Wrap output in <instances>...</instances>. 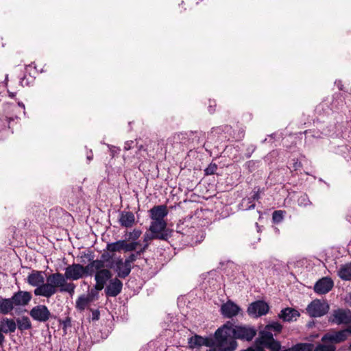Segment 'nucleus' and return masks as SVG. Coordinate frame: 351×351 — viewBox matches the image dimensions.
Wrapping results in <instances>:
<instances>
[{
  "mask_svg": "<svg viewBox=\"0 0 351 351\" xmlns=\"http://www.w3.org/2000/svg\"><path fill=\"white\" fill-rule=\"evenodd\" d=\"M256 335V330L250 326H232L230 323L224 324L215 332L217 344L221 351H234L237 347L236 339L250 341Z\"/></svg>",
  "mask_w": 351,
  "mask_h": 351,
  "instance_id": "nucleus-1",
  "label": "nucleus"
},
{
  "mask_svg": "<svg viewBox=\"0 0 351 351\" xmlns=\"http://www.w3.org/2000/svg\"><path fill=\"white\" fill-rule=\"evenodd\" d=\"M75 285L73 282H68L63 274L59 272L53 273L46 278L45 285L40 287L38 292L40 296L49 298L58 291L68 293L73 295L75 292Z\"/></svg>",
  "mask_w": 351,
  "mask_h": 351,
  "instance_id": "nucleus-2",
  "label": "nucleus"
},
{
  "mask_svg": "<svg viewBox=\"0 0 351 351\" xmlns=\"http://www.w3.org/2000/svg\"><path fill=\"white\" fill-rule=\"evenodd\" d=\"M87 256L90 262L86 266L84 267L80 264L74 263L66 267L64 274H63L66 280H77L84 275L92 276L95 273V269L102 267L103 263L101 260H93V256L90 254Z\"/></svg>",
  "mask_w": 351,
  "mask_h": 351,
  "instance_id": "nucleus-3",
  "label": "nucleus"
},
{
  "mask_svg": "<svg viewBox=\"0 0 351 351\" xmlns=\"http://www.w3.org/2000/svg\"><path fill=\"white\" fill-rule=\"evenodd\" d=\"M149 230L152 233L149 239L167 240L171 234V231L167 228L165 221H152Z\"/></svg>",
  "mask_w": 351,
  "mask_h": 351,
  "instance_id": "nucleus-4",
  "label": "nucleus"
},
{
  "mask_svg": "<svg viewBox=\"0 0 351 351\" xmlns=\"http://www.w3.org/2000/svg\"><path fill=\"white\" fill-rule=\"evenodd\" d=\"M330 309L328 303L325 300L315 299L306 308V311L311 317H320L326 315Z\"/></svg>",
  "mask_w": 351,
  "mask_h": 351,
  "instance_id": "nucleus-5",
  "label": "nucleus"
},
{
  "mask_svg": "<svg viewBox=\"0 0 351 351\" xmlns=\"http://www.w3.org/2000/svg\"><path fill=\"white\" fill-rule=\"evenodd\" d=\"M329 322L337 325L351 323V311L348 309L334 310L328 319Z\"/></svg>",
  "mask_w": 351,
  "mask_h": 351,
  "instance_id": "nucleus-6",
  "label": "nucleus"
},
{
  "mask_svg": "<svg viewBox=\"0 0 351 351\" xmlns=\"http://www.w3.org/2000/svg\"><path fill=\"white\" fill-rule=\"evenodd\" d=\"M45 273L42 271L33 270L27 277V282L36 287L34 293L36 296H40V294L36 291L45 285Z\"/></svg>",
  "mask_w": 351,
  "mask_h": 351,
  "instance_id": "nucleus-7",
  "label": "nucleus"
},
{
  "mask_svg": "<svg viewBox=\"0 0 351 351\" xmlns=\"http://www.w3.org/2000/svg\"><path fill=\"white\" fill-rule=\"evenodd\" d=\"M101 261L103 263L102 267H101L99 269H95V280L96 281L95 289L96 290H102L106 282L112 276L111 272L108 269L104 268L105 265L104 261L102 260Z\"/></svg>",
  "mask_w": 351,
  "mask_h": 351,
  "instance_id": "nucleus-8",
  "label": "nucleus"
},
{
  "mask_svg": "<svg viewBox=\"0 0 351 351\" xmlns=\"http://www.w3.org/2000/svg\"><path fill=\"white\" fill-rule=\"evenodd\" d=\"M268 304L261 300L252 302L247 308V313L253 317H258L267 313Z\"/></svg>",
  "mask_w": 351,
  "mask_h": 351,
  "instance_id": "nucleus-9",
  "label": "nucleus"
},
{
  "mask_svg": "<svg viewBox=\"0 0 351 351\" xmlns=\"http://www.w3.org/2000/svg\"><path fill=\"white\" fill-rule=\"evenodd\" d=\"M189 345L191 348H195L201 346H206L208 347H217L216 336L215 335L214 339L208 338H203L198 335H195L189 339Z\"/></svg>",
  "mask_w": 351,
  "mask_h": 351,
  "instance_id": "nucleus-10",
  "label": "nucleus"
},
{
  "mask_svg": "<svg viewBox=\"0 0 351 351\" xmlns=\"http://www.w3.org/2000/svg\"><path fill=\"white\" fill-rule=\"evenodd\" d=\"M29 314L34 319L41 322L47 321L51 316V313L45 305H38L34 306L30 311Z\"/></svg>",
  "mask_w": 351,
  "mask_h": 351,
  "instance_id": "nucleus-11",
  "label": "nucleus"
},
{
  "mask_svg": "<svg viewBox=\"0 0 351 351\" xmlns=\"http://www.w3.org/2000/svg\"><path fill=\"white\" fill-rule=\"evenodd\" d=\"M348 337V330L346 329L339 331H332L325 334L322 341L324 343L330 342L338 343L344 341Z\"/></svg>",
  "mask_w": 351,
  "mask_h": 351,
  "instance_id": "nucleus-12",
  "label": "nucleus"
},
{
  "mask_svg": "<svg viewBox=\"0 0 351 351\" xmlns=\"http://www.w3.org/2000/svg\"><path fill=\"white\" fill-rule=\"evenodd\" d=\"M32 294L28 291H19L13 294L11 300L14 306H25L32 300Z\"/></svg>",
  "mask_w": 351,
  "mask_h": 351,
  "instance_id": "nucleus-13",
  "label": "nucleus"
},
{
  "mask_svg": "<svg viewBox=\"0 0 351 351\" xmlns=\"http://www.w3.org/2000/svg\"><path fill=\"white\" fill-rule=\"evenodd\" d=\"M334 282L330 278L324 277L319 280L314 286V291L318 294H326L333 287Z\"/></svg>",
  "mask_w": 351,
  "mask_h": 351,
  "instance_id": "nucleus-14",
  "label": "nucleus"
},
{
  "mask_svg": "<svg viewBox=\"0 0 351 351\" xmlns=\"http://www.w3.org/2000/svg\"><path fill=\"white\" fill-rule=\"evenodd\" d=\"M240 311V307L231 300H228L221 306V314L227 318L237 316Z\"/></svg>",
  "mask_w": 351,
  "mask_h": 351,
  "instance_id": "nucleus-15",
  "label": "nucleus"
},
{
  "mask_svg": "<svg viewBox=\"0 0 351 351\" xmlns=\"http://www.w3.org/2000/svg\"><path fill=\"white\" fill-rule=\"evenodd\" d=\"M152 221H165V217L168 214L167 206L165 205L155 206L149 210Z\"/></svg>",
  "mask_w": 351,
  "mask_h": 351,
  "instance_id": "nucleus-16",
  "label": "nucleus"
},
{
  "mask_svg": "<svg viewBox=\"0 0 351 351\" xmlns=\"http://www.w3.org/2000/svg\"><path fill=\"white\" fill-rule=\"evenodd\" d=\"M123 287V283L118 278L111 280L106 288V294L110 297H115L119 295Z\"/></svg>",
  "mask_w": 351,
  "mask_h": 351,
  "instance_id": "nucleus-17",
  "label": "nucleus"
},
{
  "mask_svg": "<svg viewBox=\"0 0 351 351\" xmlns=\"http://www.w3.org/2000/svg\"><path fill=\"white\" fill-rule=\"evenodd\" d=\"M16 323L14 319L3 317L0 319V330L4 334H11L15 332Z\"/></svg>",
  "mask_w": 351,
  "mask_h": 351,
  "instance_id": "nucleus-18",
  "label": "nucleus"
},
{
  "mask_svg": "<svg viewBox=\"0 0 351 351\" xmlns=\"http://www.w3.org/2000/svg\"><path fill=\"white\" fill-rule=\"evenodd\" d=\"M116 268L115 271L117 273V275L119 278H125L127 277L132 269V265H128L121 258L118 259L115 263Z\"/></svg>",
  "mask_w": 351,
  "mask_h": 351,
  "instance_id": "nucleus-19",
  "label": "nucleus"
},
{
  "mask_svg": "<svg viewBox=\"0 0 351 351\" xmlns=\"http://www.w3.org/2000/svg\"><path fill=\"white\" fill-rule=\"evenodd\" d=\"M300 315V314L297 310L291 308H286L280 311L279 317L284 322H291L296 321Z\"/></svg>",
  "mask_w": 351,
  "mask_h": 351,
  "instance_id": "nucleus-20",
  "label": "nucleus"
},
{
  "mask_svg": "<svg viewBox=\"0 0 351 351\" xmlns=\"http://www.w3.org/2000/svg\"><path fill=\"white\" fill-rule=\"evenodd\" d=\"M119 221L123 227H132L135 222L134 215L132 212L123 211L120 214Z\"/></svg>",
  "mask_w": 351,
  "mask_h": 351,
  "instance_id": "nucleus-21",
  "label": "nucleus"
},
{
  "mask_svg": "<svg viewBox=\"0 0 351 351\" xmlns=\"http://www.w3.org/2000/svg\"><path fill=\"white\" fill-rule=\"evenodd\" d=\"M14 309V306L10 298H3L0 297V313L8 315Z\"/></svg>",
  "mask_w": 351,
  "mask_h": 351,
  "instance_id": "nucleus-22",
  "label": "nucleus"
},
{
  "mask_svg": "<svg viewBox=\"0 0 351 351\" xmlns=\"http://www.w3.org/2000/svg\"><path fill=\"white\" fill-rule=\"evenodd\" d=\"M338 276L343 280H351V263L341 265L338 270Z\"/></svg>",
  "mask_w": 351,
  "mask_h": 351,
  "instance_id": "nucleus-23",
  "label": "nucleus"
},
{
  "mask_svg": "<svg viewBox=\"0 0 351 351\" xmlns=\"http://www.w3.org/2000/svg\"><path fill=\"white\" fill-rule=\"evenodd\" d=\"M92 302V297L81 295L76 300V308L80 311L84 310Z\"/></svg>",
  "mask_w": 351,
  "mask_h": 351,
  "instance_id": "nucleus-24",
  "label": "nucleus"
},
{
  "mask_svg": "<svg viewBox=\"0 0 351 351\" xmlns=\"http://www.w3.org/2000/svg\"><path fill=\"white\" fill-rule=\"evenodd\" d=\"M16 328L20 330H25L31 328L32 324L27 317H23L16 320Z\"/></svg>",
  "mask_w": 351,
  "mask_h": 351,
  "instance_id": "nucleus-25",
  "label": "nucleus"
},
{
  "mask_svg": "<svg viewBox=\"0 0 351 351\" xmlns=\"http://www.w3.org/2000/svg\"><path fill=\"white\" fill-rule=\"evenodd\" d=\"M124 241L120 240L107 245V250L112 252H119L123 250Z\"/></svg>",
  "mask_w": 351,
  "mask_h": 351,
  "instance_id": "nucleus-26",
  "label": "nucleus"
},
{
  "mask_svg": "<svg viewBox=\"0 0 351 351\" xmlns=\"http://www.w3.org/2000/svg\"><path fill=\"white\" fill-rule=\"evenodd\" d=\"M313 345L308 343H300L292 346V351H312Z\"/></svg>",
  "mask_w": 351,
  "mask_h": 351,
  "instance_id": "nucleus-27",
  "label": "nucleus"
},
{
  "mask_svg": "<svg viewBox=\"0 0 351 351\" xmlns=\"http://www.w3.org/2000/svg\"><path fill=\"white\" fill-rule=\"evenodd\" d=\"M255 207V203L253 202L252 198L245 197L243 198L241 203V208L242 210H250Z\"/></svg>",
  "mask_w": 351,
  "mask_h": 351,
  "instance_id": "nucleus-28",
  "label": "nucleus"
},
{
  "mask_svg": "<svg viewBox=\"0 0 351 351\" xmlns=\"http://www.w3.org/2000/svg\"><path fill=\"white\" fill-rule=\"evenodd\" d=\"M265 327L269 328V330L270 331L274 332L275 335L276 333H279L282 330V326L280 323L276 322H271V323L267 324Z\"/></svg>",
  "mask_w": 351,
  "mask_h": 351,
  "instance_id": "nucleus-29",
  "label": "nucleus"
},
{
  "mask_svg": "<svg viewBox=\"0 0 351 351\" xmlns=\"http://www.w3.org/2000/svg\"><path fill=\"white\" fill-rule=\"evenodd\" d=\"M335 346L332 344H319L316 346L314 351H335Z\"/></svg>",
  "mask_w": 351,
  "mask_h": 351,
  "instance_id": "nucleus-30",
  "label": "nucleus"
},
{
  "mask_svg": "<svg viewBox=\"0 0 351 351\" xmlns=\"http://www.w3.org/2000/svg\"><path fill=\"white\" fill-rule=\"evenodd\" d=\"M265 347L268 348L271 350V351H280L281 348V346L279 341H276L274 339L273 341H270L269 343H267Z\"/></svg>",
  "mask_w": 351,
  "mask_h": 351,
  "instance_id": "nucleus-31",
  "label": "nucleus"
},
{
  "mask_svg": "<svg viewBox=\"0 0 351 351\" xmlns=\"http://www.w3.org/2000/svg\"><path fill=\"white\" fill-rule=\"evenodd\" d=\"M284 211L276 210L273 213L272 219L275 223H279L282 221L284 217Z\"/></svg>",
  "mask_w": 351,
  "mask_h": 351,
  "instance_id": "nucleus-32",
  "label": "nucleus"
},
{
  "mask_svg": "<svg viewBox=\"0 0 351 351\" xmlns=\"http://www.w3.org/2000/svg\"><path fill=\"white\" fill-rule=\"evenodd\" d=\"M138 245V242H132L130 243H127L124 241L123 250L125 252L133 251V250H136Z\"/></svg>",
  "mask_w": 351,
  "mask_h": 351,
  "instance_id": "nucleus-33",
  "label": "nucleus"
},
{
  "mask_svg": "<svg viewBox=\"0 0 351 351\" xmlns=\"http://www.w3.org/2000/svg\"><path fill=\"white\" fill-rule=\"evenodd\" d=\"M142 232L140 230L134 229L132 232L128 234V239L136 240L140 237Z\"/></svg>",
  "mask_w": 351,
  "mask_h": 351,
  "instance_id": "nucleus-34",
  "label": "nucleus"
},
{
  "mask_svg": "<svg viewBox=\"0 0 351 351\" xmlns=\"http://www.w3.org/2000/svg\"><path fill=\"white\" fill-rule=\"evenodd\" d=\"M217 169V166L215 163L210 164L207 168L205 169L206 175H212L214 174Z\"/></svg>",
  "mask_w": 351,
  "mask_h": 351,
  "instance_id": "nucleus-35",
  "label": "nucleus"
},
{
  "mask_svg": "<svg viewBox=\"0 0 351 351\" xmlns=\"http://www.w3.org/2000/svg\"><path fill=\"white\" fill-rule=\"evenodd\" d=\"M136 260V255L134 254H132L130 255L125 260V262L128 265H132V263Z\"/></svg>",
  "mask_w": 351,
  "mask_h": 351,
  "instance_id": "nucleus-36",
  "label": "nucleus"
},
{
  "mask_svg": "<svg viewBox=\"0 0 351 351\" xmlns=\"http://www.w3.org/2000/svg\"><path fill=\"white\" fill-rule=\"evenodd\" d=\"M110 147V150L112 156L115 154H118L120 152V148L115 146L108 145Z\"/></svg>",
  "mask_w": 351,
  "mask_h": 351,
  "instance_id": "nucleus-37",
  "label": "nucleus"
},
{
  "mask_svg": "<svg viewBox=\"0 0 351 351\" xmlns=\"http://www.w3.org/2000/svg\"><path fill=\"white\" fill-rule=\"evenodd\" d=\"M133 144L132 141H128L124 144V150L128 151L132 148V145Z\"/></svg>",
  "mask_w": 351,
  "mask_h": 351,
  "instance_id": "nucleus-38",
  "label": "nucleus"
},
{
  "mask_svg": "<svg viewBox=\"0 0 351 351\" xmlns=\"http://www.w3.org/2000/svg\"><path fill=\"white\" fill-rule=\"evenodd\" d=\"M97 291L95 289H92L86 296H91L92 297V302L94 300L95 297L97 295Z\"/></svg>",
  "mask_w": 351,
  "mask_h": 351,
  "instance_id": "nucleus-39",
  "label": "nucleus"
},
{
  "mask_svg": "<svg viewBox=\"0 0 351 351\" xmlns=\"http://www.w3.org/2000/svg\"><path fill=\"white\" fill-rule=\"evenodd\" d=\"M250 198L252 199L254 202L256 199H258L260 198L259 192L258 191L254 192L253 195Z\"/></svg>",
  "mask_w": 351,
  "mask_h": 351,
  "instance_id": "nucleus-40",
  "label": "nucleus"
},
{
  "mask_svg": "<svg viewBox=\"0 0 351 351\" xmlns=\"http://www.w3.org/2000/svg\"><path fill=\"white\" fill-rule=\"evenodd\" d=\"M20 84L22 86H28L29 83L27 82L25 77L21 79Z\"/></svg>",
  "mask_w": 351,
  "mask_h": 351,
  "instance_id": "nucleus-41",
  "label": "nucleus"
},
{
  "mask_svg": "<svg viewBox=\"0 0 351 351\" xmlns=\"http://www.w3.org/2000/svg\"><path fill=\"white\" fill-rule=\"evenodd\" d=\"M3 334L4 333L0 330V345L3 344V343L5 341V337Z\"/></svg>",
  "mask_w": 351,
  "mask_h": 351,
  "instance_id": "nucleus-42",
  "label": "nucleus"
},
{
  "mask_svg": "<svg viewBox=\"0 0 351 351\" xmlns=\"http://www.w3.org/2000/svg\"><path fill=\"white\" fill-rule=\"evenodd\" d=\"M99 312L98 311H95L93 313V319H99Z\"/></svg>",
  "mask_w": 351,
  "mask_h": 351,
  "instance_id": "nucleus-43",
  "label": "nucleus"
},
{
  "mask_svg": "<svg viewBox=\"0 0 351 351\" xmlns=\"http://www.w3.org/2000/svg\"><path fill=\"white\" fill-rule=\"evenodd\" d=\"M346 302L350 305L351 306V293H350L347 297H346Z\"/></svg>",
  "mask_w": 351,
  "mask_h": 351,
  "instance_id": "nucleus-44",
  "label": "nucleus"
},
{
  "mask_svg": "<svg viewBox=\"0 0 351 351\" xmlns=\"http://www.w3.org/2000/svg\"><path fill=\"white\" fill-rule=\"evenodd\" d=\"M301 166H302V165H301V163H300V162H295L294 163V166H293V167H294V169H295V170H297V169H298L300 167H301Z\"/></svg>",
  "mask_w": 351,
  "mask_h": 351,
  "instance_id": "nucleus-45",
  "label": "nucleus"
},
{
  "mask_svg": "<svg viewBox=\"0 0 351 351\" xmlns=\"http://www.w3.org/2000/svg\"><path fill=\"white\" fill-rule=\"evenodd\" d=\"M149 237H151V235H149V234H145V235L144 236V241H148L149 240H150V239H149Z\"/></svg>",
  "mask_w": 351,
  "mask_h": 351,
  "instance_id": "nucleus-46",
  "label": "nucleus"
},
{
  "mask_svg": "<svg viewBox=\"0 0 351 351\" xmlns=\"http://www.w3.org/2000/svg\"><path fill=\"white\" fill-rule=\"evenodd\" d=\"M194 231H195V230H194V229H193V228H189V229H188V230H187V231H186V232H187V233H186V234H187V237H189L190 235H189V234H188V233L194 232Z\"/></svg>",
  "mask_w": 351,
  "mask_h": 351,
  "instance_id": "nucleus-47",
  "label": "nucleus"
},
{
  "mask_svg": "<svg viewBox=\"0 0 351 351\" xmlns=\"http://www.w3.org/2000/svg\"><path fill=\"white\" fill-rule=\"evenodd\" d=\"M87 159L88 161H90L93 159V154L91 152L90 155H87Z\"/></svg>",
  "mask_w": 351,
  "mask_h": 351,
  "instance_id": "nucleus-48",
  "label": "nucleus"
},
{
  "mask_svg": "<svg viewBox=\"0 0 351 351\" xmlns=\"http://www.w3.org/2000/svg\"><path fill=\"white\" fill-rule=\"evenodd\" d=\"M18 105H19V107H21L23 110L25 109V105L22 102H19Z\"/></svg>",
  "mask_w": 351,
  "mask_h": 351,
  "instance_id": "nucleus-49",
  "label": "nucleus"
},
{
  "mask_svg": "<svg viewBox=\"0 0 351 351\" xmlns=\"http://www.w3.org/2000/svg\"><path fill=\"white\" fill-rule=\"evenodd\" d=\"M206 351H221L220 349L219 348V350H217L216 348H210L208 350H207Z\"/></svg>",
  "mask_w": 351,
  "mask_h": 351,
  "instance_id": "nucleus-50",
  "label": "nucleus"
},
{
  "mask_svg": "<svg viewBox=\"0 0 351 351\" xmlns=\"http://www.w3.org/2000/svg\"><path fill=\"white\" fill-rule=\"evenodd\" d=\"M8 95L10 97L13 98L15 96V93L8 91Z\"/></svg>",
  "mask_w": 351,
  "mask_h": 351,
  "instance_id": "nucleus-51",
  "label": "nucleus"
},
{
  "mask_svg": "<svg viewBox=\"0 0 351 351\" xmlns=\"http://www.w3.org/2000/svg\"><path fill=\"white\" fill-rule=\"evenodd\" d=\"M208 110H209V112H211V113H212V112H214V110H215L214 109H213V106H212V105H211V104L210 105V106H209V108H208Z\"/></svg>",
  "mask_w": 351,
  "mask_h": 351,
  "instance_id": "nucleus-52",
  "label": "nucleus"
},
{
  "mask_svg": "<svg viewBox=\"0 0 351 351\" xmlns=\"http://www.w3.org/2000/svg\"><path fill=\"white\" fill-rule=\"evenodd\" d=\"M346 330H348V335H351V326L348 327Z\"/></svg>",
  "mask_w": 351,
  "mask_h": 351,
  "instance_id": "nucleus-53",
  "label": "nucleus"
},
{
  "mask_svg": "<svg viewBox=\"0 0 351 351\" xmlns=\"http://www.w3.org/2000/svg\"><path fill=\"white\" fill-rule=\"evenodd\" d=\"M282 351H292V347L291 348L286 349V350H282Z\"/></svg>",
  "mask_w": 351,
  "mask_h": 351,
  "instance_id": "nucleus-54",
  "label": "nucleus"
},
{
  "mask_svg": "<svg viewBox=\"0 0 351 351\" xmlns=\"http://www.w3.org/2000/svg\"><path fill=\"white\" fill-rule=\"evenodd\" d=\"M189 243H193V238H191L190 239V241H189Z\"/></svg>",
  "mask_w": 351,
  "mask_h": 351,
  "instance_id": "nucleus-55",
  "label": "nucleus"
},
{
  "mask_svg": "<svg viewBox=\"0 0 351 351\" xmlns=\"http://www.w3.org/2000/svg\"><path fill=\"white\" fill-rule=\"evenodd\" d=\"M143 149V145H140L139 147H138V149L141 150Z\"/></svg>",
  "mask_w": 351,
  "mask_h": 351,
  "instance_id": "nucleus-56",
  "label": "nucleus"
}]
</instances>
